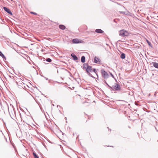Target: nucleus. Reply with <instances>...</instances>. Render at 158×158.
<instances>
[{"label": "nucleus", "mask_w": 158, "mask_h": 158, "mask_svg": "<svg viewBox=\"0 0 158 158\" xmlns=\"http://www.w3.org/2000/svg\"><path fill=\"white\" fill-rule=\"evenodd\" d=\"M128 32L126 30L122 29L119 31V35L122 37L127 36L128 35Z\"/></svg>", "instance_id": "nucleus-3"}, {"label": "nucleus", "mask_w": 158, "mask_h": 158, "mask_svg": "<svg viewBox=\"0 0 158 158\" xmlns=\"http://www.w3.org/2000/svg\"><path fill=\"white\" fill-rule=\"evenodd\" d=\"M33 155L35 158H39V157L36 155V154L35 152H33Z\"/></svg>", "instance_id": "nucleus-16"}, {"label": "nucleus", "mask_w": 158, "mask_h": 158, "mask_svg": "<svg viewBox=\"0 0 158 158\" xmlns=\"http://www.w3.org/2000/svg\"><path fill=\"white\" fill-rule=\"evenodd\" d=\"M94 62L95 63L100 64L101 62V60L98 57L95 56L94 58Z\"/></svg>", "instance_id": "nucleus-5"}, {"label": "nucleus", "mask_w": 158, "mask_h": 158, "mask_svg": "<svg viewBox=\"0 0 158 158\" xmlns=\"http://www.w3.org/2000/svg\"><path fill=\"white\" fill-rule=\"evenodd\" d=\"M0 56H1L3 59H5V60L6 59V57L1 51H0Z\"/></svg>", "instance_id": "nucleus-13"}, {"label": "nucleus", "mask_w": 158, "mask_h": 158, "mask_svg": "<svg viewBox=\"0 0 158 158\" xmlns=\"http://www.w3.org/2000/svg\"><path fill=\"white\" fill-rule=\"evenodd\" d=\"M59 28L63 30L65 29L66 28L65 26L63 25H60L59 26Z\"/></svg>", "instance_id": "nucleus-11"}, {"label": "nucleus", "mask_w": 158, "mask_h": 158, "mask_svg": "<svg viewBox=\"0 0 158 158\" xmlns=\"http://www.w3.org/2000/svg\"><path fill=\"white\" fill-rule=\"evenodd\" d=\"M105 83L108 86L109 89H110V90L111 89H112V87L109 85L106 81H105Z\"/></svg>", "instance_id": "nucleus-17"}, {"label": "nucleus", "mask_w": 158, "mask_h": 158, "mask_svg": "<svg viewBox=\"0 0 158 158\" xmlns=\"http://www.w3.org/2000/svg\"><path fill=\"white\" fill-rule=\"evenodd\" d=\"M95 31V32L99 33H101L104 32L102 29H96Z\"/></svg>", "instance_id": "nucleus-10"}, {"label": "nucleus", "mask_w": 158, "mask_h": 158, "mask_svg": "<svg viewBox=\"0 0 158 158\" xmlns=\"http://www.w3.org/2000/svg\"><path fill=\"white\" fill-rule=\"evenodd\" d=\"M81 61L82 63H84L85 62V56H82L81 57Z\"/></svg>", "instance_id": "nucleus-12"}, {"label": "nucleus", "mask_w": 158, "mask_h": 158, "mask_svg": "<svg viewBox=\"0 0 158 158\" xmlns=\"http://www.w3.org/2000/svg\"><path fill=\"white\" fill-rule=\"evenodd\" d=\"M45 60L46 61L48 62H51L52 61V60L50 58H46Z\"/></svg>", "instance_id": "nucleus-15"}, {"label": "nucleus", "mask_w": 158, "mask_h": 158, "mask_svg": "<svg viewBox=\"0 0 158 158\" xmlns=\"http://www.w3.org/2000/svg\"><path fill=\"white\" fill-rule=\"evenodd\" d=\"M3 9L7 13L10 14V15H12V13L11 12L10 10L8 8H7L4 7H3Z\"/></svg>", "instance_id": "nucleus-6"}, {"label": "nucleus", "mask_w": 158, "mask_h": 158, "mask_svg": "<svg viewBox=\"0 0 158 158\" xmlns=\"http://www.w3.org/2000/svg\"><path fill=\"white\" fill-rule=\"evenodd\" d=\"M83 69H85L88 74L90 77H93V76L90 74V72H92V67L91 66L89 65L87 63H84L83 64Z\"/></svg>", "instance_id": "nucleus-2"}, {"label": "nucleus", "mask_w": 158, "mask_h": 158, "mask_svg": "<svg viewBox=\"0 0 158 158\" xmlns=\"http://www.w3.org/2000/svg\"><path fill=\"white\" fill-rule=\"evenodd\" d=\"M112 89H110L111 91H119V93L120 94L123 93L125 91L122 89H121L120 86L117 83H115L114 85L112 87Z\"/></svg>", "instance_id": "nucleus-1"}, {"label": "nucleus", "mask_w": 158, "mask_h": 158, "mask_svg": "<svg viewBox=\"0 0 158 158\" xmlns=\"http://www.w3.org/2000/svg\"><path fill=\"white\" fill-rule=\"evenodd\" d=\"M147 43H148V44L149 45V46H150V47H152V44L151 43V42H149L148 40H147Z\"/></svg>", "instance_id": "nucleus-19"}, {"label": "nucleus", "mask_w": 158, "mask_h": 158, "mask_svg": "<svg viewBox=\"0 0 158 158\" xmlns=\"http://www.w3.org/2000/svg\"><path fill=\"white\" fill-rule=\"evenodd\" d=\"M120 57L122 59H124L125 58V54L124 53H122L121 54Z\"/></svg>", "instance_id": "nucleus-14"}, {"label": "nucleus", "mask_w": 158, "mask_h": 158, "mask_svg": "<svg viewBox=\"0 0 158 158\" xmlns=\"http://www.w3.org/2000/svg\"><path fill=\"white\" fill-rule=\"evenodd\" d=\"M46 80H48V78H46Z\"/></svg>", "instance_id": "nucleus-23"}, {"label": "nucleus", "mask_w": 158, "mask_h": 158, "mask_svg": "<svg viewBox=\"0 0 158 158\" xmlns=\"http://www.w3.org/2000/svg\"><path fill=\"white\" fill-rule=\"evenodd\" d=\"M71 56L73 58L74 60H76L78 59L77 57L74 54H71Z\"/></svg>", "instance_id": "nucleus-8"}, {"label": "nucleus", "mask_w": 158, "mask_h": 158, "mask_svg": "<svg viewBox=\"0 0 158 158\" xmlns=\"http://www.w3.org/2000/svg\"><path fill=\"white\" fill-rule=\"evenodd\" d=\"M73 43L77 44L79 43V40L78 39H74L73 40Z\"/></svg>", "instance_id": "nucleus-7"}, {"label": "nucleus", "mask_w": 158, "mask_h": 158, "mask_svg": "<svg viewBox=\"0 0 158 158\" xmlns=\"http://www.w3.org/2000/svg\"><path fill=\"white\" fill-rule=\"evenodd\" d=\"M101 72L102 77L104 79H107L108 77L109 76V75L108 74V73L104 70V69H101Z\"/></svg>", "instance_id": "nucleus-4"}, {"label": "nucleus", "mask_w": 158, "mask_h": 158, "mask_svg": "<svg viewBox=\"0 0 158 158\" xmlns=\"http://www.w3.org/2000/svg\"><path fill=\"white\" fill-rule=\"evenodd\" d=\"M110 75H111V77H112L113 78H114V75L112 74V73H110Z\"/></svg>", "instance_id": "nucleus-22"}, {"label": "nucleus", "mask_w": 158, "mask_h": 158, "mask_svg": "<svg viewBox=\"0 0 158 158\" xmlns=\"http://www.w3.org/2000/svg\"><path fill=\"white\" fill-rule=\"evenodd\" d=\"M92 71L94 72V73L96 74L97 71L94 68L93 69H92Z\"/></svg>", "instance_id": "nucleus-20"}, {"label": "nucleus", "mask_w": 158, "mask_h": 158, "mask_svg": "<svg viewBox=\"0 0 158 158\" xmlns=\"http://www.w3.org/2000/svg\"><path fill=\"white\" fill-rule=\"evenodd\" d=\"M0 19L2 20V22H0L2 24H4L5 23V21L4 20L2 19L1 18H0Z\"/></svg>", "instance_id": "nucleus-18"}, {"label": "nucleus", "mask_w": 158, "mask_h": 158, "mask_svg": "<svg viewBox=\"0 0 158 158\" xmlns=\"http://www.w3.org/2000/svg\"><path fill=\"white\" fill-rule=\"evenodd\" d=\"M31 13L32 14H34V15H37V13H36L35 12H31Z\"/></svg>", "instance_id": "nucleus-21"}, {"label": "nucleus", "mask_w": 158, "mask_h": 158, "mask_svg": "<svg viewBox=\"0 0 158 158\" xmlns=\"http://www.w3.org/2000/svg\"><path fill=\"white\" fill-rule=\"evenodd\" d=\"M152 64L154 67L158 69V63L155 62H152Z\"/></svg>", "instance_id": "nucleus-9"}]
</instances>
